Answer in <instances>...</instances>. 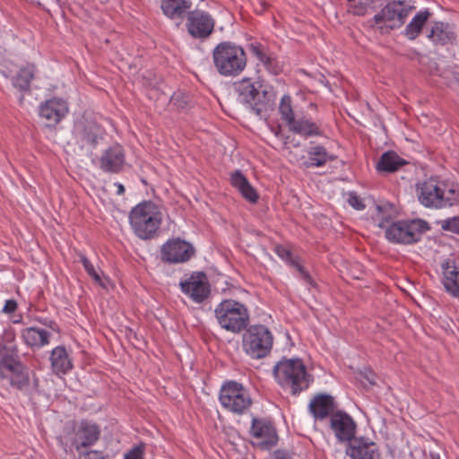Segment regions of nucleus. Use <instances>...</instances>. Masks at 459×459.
Listing matches in <instances>:
<instances>
[{
    "label": "nucleus",
    "instance_id": "32",
    "mask_svg": "<svg viewBox=\"0 0 459 459\" xmlns=\"http://www.w3.org/2000/svg\"><path fill=\"white\" fill-rule=\"evenodd\" d=\"M36 67L32 64L22 67L18 74L13 78V85L20 91H28L30 88V82L34 78Z\"/></svg>",
    "mask_w": 459,
    "mask_h": 459
},
{
    "label": "nucleus",
    "instance_id": "26",
    "mask_svg": "<svg viewBox=\"0 0 459 459\" xmlns=\"http://www.w3.org/2000/svg\"><path fill=\"white\" fill-rule=\"evenodd\" d=\"M405 164H407V161L401 158L396 152L387 151L380 156L376 168L378 172L393 173L400 169Z\"/></svg>",
    "mask_w": 459,
    "mask_h": 459
},
{
    "label": "nucleus",
    "instance_id": "47",
    "mask_svg": "<svg viewBox=\"0 0 459 459\" xmlns=\"http://www.w3.org/2000/svg\"><path fill=\"white\" fill-rule=\"evenodd\" d=\"M299 277L302 281H304L308 286L312 288H316L317 285L316 281L313 280L312 276L310 275L307 269L303 271L301 273H299Z\"/></svg>",
    "mask_w": 459,
    "mask_h": 459
},
{
    "label": "nucleus",
    "instance_id": "45",
    "mask_svg": "<svg viewBox=\"0 0 459 459\" xmlns=\"http://www.w3.org/2000/svg\"><path fill=\"white\" fill-rule=\"evenodd\" d=\"M84 459H108L101 451L91 450L85 453H81Z\"/></svg>",
    "mask_w": 459,
    "mask_h": 459
},
{
    "label": "nucleus",
    "instance_id": "1",
    "mask_svg": "<svg viewBox=\"0 0 459 459\" xmlns=\"http://www.w3.org/2000/svg\"><path fill=\"white\" fill-rule=\"evenodd\" d=\"M212 61L216 71L222 76H238L247 66L244 48L232 41H221L212 49Z\"/></svg>",
    "mask_w": 459,
    "mask_h": 459
},
{
    "label": "nucleus",
    "instance_id": "6",
    "mask_svg": "<svg viewBox=\"0 0 459 459\" xmlns=\"http://www.w3.org/2000/svg\"><path fill=\"white\" fill-rule=\"evenodd\" d=\"M429 229V223L420 219L398 221L386 228L385 238L392 243L411 245L419 242Z\"/></svg>",
    "mask_w": 459,
    "mask_h": 459
},
{
    "label": "nucleus",
    "instance_id": "3",
    "mask_svg": "<svg viewBox=\"0 0 459 459\" xmlns=\"http://www.w3.org/2000/svg\"><path fill=\"white\" fill-rule=\"evenodd\" d=\"M273 376L280 385L288 387L293 395L309 386L310 376L300 359H281L273 368Z\"/></svg>",
    "mask_w": 459,
    "mask_h": 459
},
{
    "label": "nucleus",
    "instance_id": "13",
    "mask_svg": "<svg viewBox=\"0 0 459 459\" xmlns=\"http://www.w3.org/2000/svg\"><path fill=\"white\" fill-rule=\"evenodd\" d=\"M186 26L191 37L205 39L213 32L215 21L209 13L195 9L187 12Z\"/></svg>",
    "mask_w": 459,
    "mask_h": 459
},
{
    "label": "nucleus",
    "instance_id": "33",
    "mask_svg": "<svg viewBox=\"0 0 459 459\" xmlns=\"http://www.w3.org/2000/svg\"><path fill=\"white\" fill-rule=\"evenodd\" d=\"M430 16L429 10L419 12L405 28V35L409 39H415L420 33L424 24Z\"/></svg>",
    "mask_w": 459,
    "mask_h": 459
},
{
    "label": "nucleus",
    "instance_id": "48",
    "mask_svg": "<svg viewBox=\"0 0 459 459\" xmlns=\"http://www.w3.org/2000/svg\"><path fill=\"white\" fill-rule=\"evenodd\" d=\"M299 277L302 281H304L308 286L312 288H316L317 285L316 281L313 280L312 276L310 275L307 269L303 271L301 273H299Z\"/></svg>",
    "mask_w": 459,
    "mask_h": 459
},
{
    "label": "nucleus",
    "instance_id": "41",
    "mask_svg": "<svg viewBox=\"0 0 459 459\" xmlns=\"http://www.w3.org/2000/svg\"><path fill=\"white\" fill-rule=\"evenodd\" d=\"M261 63L271 74H278L281 71L278 61L270 56H267L266 60H264Z\"/></svg>",
    "mask_w": 459,
    "mask_h": 459
},
{
    "label": "nucleus",
    "instance_id": "35",
    "mask_svg": "<svg viewBox=\"0 0 459 459\" xmlns=\"http://www.w3.org/2000/svg\"><path fill=\"white\" fill-rule=\"evenodd\" d=\"M249 52L260 62L266 60V47L258 41L251 42L247 45Z\"/></svg>",
    "mask_w": 459,
    "mask_h": 459
},
{
    "label": "nucleus",
    "instance_id": "51",
    "mask_svg": "<svg viewBox=\"0 0 459 459\" xmlns=\"http://www.w3.org/2000/svg\"><path fill=\"white\" fill-rule=\"evenodd\" d=\"M289 265L294 268L299 274L306 270V268L300 263V259L299 256H295V259L293 261H290V264Z\"/></svg>",
    "mask_w": 459,
    "mask_h": 459
},
{
    "label": "nucleus",
    "instance_id": "44",
    "mask_svg": "<svg viewBox=\"0 0 459 459\" xmlns=\"http://www.w3.org/2000/svg\"><path fill=\"white\" fill-rule=\"evenodd\" d=\"M170 102L178 108H186L187 107V100L184 99L181 93H174L170 99Z\"/></svg>",
    "mask_w": 459,
    "mask_h": 459
},
{
    "label": "nucleus",
    "instance_id": "23",
    "mask_svg": "<svg viewBox=\"0 0 459 459\" xmlns=\"http://www.w3.org/2000/svg\"><path fill=\"white\" fill-rule=\"evenodd\" d=\"M288 128L290 132L304 138L322 136L324 134V131L321 129L320 125L306 117L295 118L288 126Z\"/></svg>",
    "mask_w": 459,
    "mask_h": 459
},
{
    "label": "nucleus",
    "instance_id": "2",
    "mask_svg": "<svg viewBox=\"0 0 459 459\" xmlns=\"http://www.w3.org/2000/svg\"><path fill=\"white\" fill-rule=\"evenodd\" d=\"M241 103L249 108L255 115L260 116L274 105L275 93L272 89L263 86L259 82H252L244 78L234 83Z\"/></svg>",
    "mask_w": 459,
    "mask_h": 459
},
{
    "label": "nucleus",
    "instance_id": "37",
    "mask_svg": "<svg viewBox=\"0 0 459 459\" xmlns=\"http://www.w3.org/2000/svg\"><path fill=\"white\" fill-rule=\"evenodd\" d=\"M248 182L245 175L238 169L230 174V184L238 191L245 187Z\"/></svg>",
    "mask_w": 459,
    "mask_h": 459
},
{
    "label": "nucleus",
    "instance_id": "53",
    "mask_svg": "<svg viewBox=\"0 0 459 459\" xmlns=\"http://www.w3.org/2000/svg\"><path fill=\"white\" fill-rule=\"evenodd\" d=\"M289 453L285 450L278 449L273 453V459H289Z\"/></svg>",
    "mask_w": 459,
    "mask_h": 459
},
{
    "label": "nucleus",
    "instance_id": "36",
    "mask_svg": "<svg viewBox=\"0 0 459 459\" xmlns=\"http://www.w3.org/2000/svg\"><path fill=\"white\" fill-rule=\"evenodd\" d=\"M80 261L89 276H91L96 282L101 284V278L100 273L96 271L93 264L88 260V258L84 255L81 254Z\"/></svg>",
    "mask_w": 459,
    "mask_h": 459
},
{
    "label": "nucleus",
    "instance_id": "21",
    "mask_svg": "<svg viewBox=\"0 0 459 459\" xmlns=\"http://www.w3.org/2000/svg\"><path fill=\"white\" fill-rule=\"evenodd\" d=\"M68 112L67 103L57 98L46 100L40 105L39 115L49 122V125L57 124Z\"/></svg>",
    "mask_w": 459,
    "mask_h": 459
},
{
    "label": "nucleus",
    "instance_id": "16",
    "mask_svg": "<svg viewBox=\"0 0 459 459\" xmlns=\"http://www.w3.org/2000/svg\"><path fill=\"white\" fill-rule=\"evenodd\" d=\"M181 290L195 302L201 303L210 295V284L203 272L193 273L191 276L180 281Z\"/></svg>",
    "mask_w": 459,
    "mask_h": 459
},
{
    "label": "nucleus",
    "instance_id": "52",
    "mask_svg": "<svg viewBox=\"0 0 459 459\" xmlns=\"http://www.w3.org/2000/svg\"><path fill=\"white\" fill-rule=\"evenodd\" d=\"M152 75L154 76V74L151 71H146V74L142 75L143 79L148 80V82H146V85L151 86V87L155 86L158 82L157 80L152 78Z\"/></svg>",
    "mask_w": 459,
    "mask_h": 459
},
{
    "label": "nucleus",
    "instance_id": "7",
    "mask_svg": "<svg viewBox=\"0 0 459 459\" xmlns=\"http://www.w3.org/2000/svg\"><path fill=\"white\" fill-rule=\"evenodd\" d=\"M273 337L268 328L263 325L249 326L242 338L245 352L253 359L266 357L273 348Z\"/></svg>",
    "mask_w": 459,
    "mask_h": 459
},
{
    "label": "nucleus",
    "instance_id": "12",
    "mask_svg": "<svg viewBox=\"0 0 459 459\" xmlns=\"http://www.w3.org/2000/svg\"><path fill=\"white\" fill-rule=\"evenodd\" d=\"M195 255L194 246L180 238L169 239L160 248V260L169 264L186 263Z\"/></svg>",
    "mask_w": 459,
    "mask_h": 459
},
{
    "label": "nucleus",
    "instance_id": "5",
    "mask_svg": "<svg viewBox=\"0 0 459 459\" xmlns=\"http://www.w3.org/2000/svg\"><path fill=\"white\" fill-rule=\"evenodd\" d=\"M214 314L221 327L234 333L247 329L249 324L247 307L234 299L222 300L216 307Z\"/></svg>",
    "mask_w": 459,
    "mask_h": 459
},
{
    "label": "nucleus",
    "instance_id": "14",
    "mask_svg": "<svg viewBox=\"0 0 459 459\" xmlns=\"http://www.w3.org/2000/svg\"><path fill=\"white\" fill-rule=\"evenodd\" d=\"M250 434L253 437L260 439L256 443V446L261 450L272 449L279 440L276 428L268 419L253 418Z\"/></svg>",
    "mask_w": 459,
    "mask_h": 459
},
{
    "label": "nucleus",
    "instance_id": "18",
    "mask_svg": "<svg viewBox=\"0 0 459 459\" xmlns=\"http://www.w3.org/2000/svg\"><path fill=\"white\" fill-rule=\"evenodd\" d=\"M346 454L351 459H381L377 445L364 437L354 439L350 443Z\"/></svg>",
    "mask_w": 459,
    "mask_h": 459
},
{
    "label": "nucleus",
    "instance_id": "20",
    "mask_svg": "<svg viewBox=\"0 0 459 459\" xmlns=\"http://www.w3.org/2000/svg\"><path fill=\"white\" fill-rule=\"evenodd\" d=\"M442 283L452 297L459 298V264L455 260L447 259L441 264Z\"/></svg>",
    "mask_w": 459,
    "mask_h": 459
},
{
    "label": "nucleus",
    "instance_id": "17",
    "mask_svg": "<svg viewBox=\"0 0 459 459\" xmlns=\"http://www.w3.org/2000/svg\"><path fill=\"white\" fill-rule=\"evenodd\" d=\"M100 436V429L97 424L89 420H82L74 433L72 445L77 452H80L82 448H86L95 444Z\"/></svg>",
    "mask_w": 459,
    "mask_h": 459
},
{
    "label": "nucleus",
    "instance_id": "43",
    "mask_svg": "<svg viewBox=\"0 0 459 459\" xmlns=\"http://www.w3.org/2000/svg\"><path fill=\"white\" fill-rule=\"evenodd\" d=\"M348 202L351 206L355 208L356 210H363L365 208V205L362 202V200L355 193L350 194Z\"/></svg>",
    "mask_w": 459,
    "mask_h": 459
},
{
    "label": "nucleus",
    "instance_id": "22",
    "mask_svg": "<svg viewBox=\"0 0 459 459\" xmlns=\"http://www.w3.org/2000/svg\"><path fill=\"white\" fill-rule=\"evenodd\" d=\"M334 398L330 394H318L309 403L308 410L316 420H325L335 409Z\"/></svg>",
    "mask_w": 459,
    "mask_h": 459
},
{
    "label": "nucleus",
    "instance_id": "27",
    "mask_svg": "<svg viewBox=\"0 0 459 459\" xmlns=\"http://www.w3.org/2000/svg\"><path fill=\"white\" fill-rule=\"evenodd\" d=\"M192 7L191 0H162L160 8L169 19L182 18Z\"/></svg>",
    "mask_w": 459,
    "mask_h": 459
},
{
    "label": "nucleus",
    "instance_id": "24",
    "mask_svg": "<svg viewBox=\"0 0 459 459\" xmlns=\"http://www.w3.org/2000/svg\"><path fill=\"white\" fill-rule=\"evenodd\" d=\"M50 333L38 327H27L22 331V338L30 348H41L49 343Z\"/></svg>",
    "mask_w": 459,
    "mask_h": 459
},
{
    "label": "nucleus",
    "instance_id": "15",
    "mask_svg": "<svg viewBox=\"0 0 459 459\" xmlns=\"http://www.w3.org/2000/svg\"><path fill=\"white\" fill-rule=\"evenodd\" d=\"M330 428L339 442L352 443L355 438L357 424L347 412L337 411L331 415Z\"/></svg>",
    "mask_w": 459,
    "mask_h": 459
},
{
    "label": "nucleus",
    "instance_id": "57",
    "mask_svg": "<svg viewBox=\"0 0 459 459\" xmlns=\"http://www.w3.org/2000/svg\"><path fill=\"white\" fill-rule=\"evenodd\" d=\"M378 226H379L380 228H385V221H383L379 222V223H378Z\"/></svg>",
    "mask_w": 459,
    "mask_h": 459
},
{
    "label": "nucleus",
    "instance_id": "10",
    "mask_svg": "<svg viewBox=\"0 0 459 459\" xmlns=\"http://www.w3.org/2000/svg\"><path fill=\"white\" fill-rule=\"evenodd\" d=\"M410 9L404 0H392L374 15L372 21L375 24H384L379 26L381 32L389 31L400 28L404 23Z\"/></svg>",
    "mask_w": 459,
    "mask_h": 459
},
{
    "label": "nucleus",
    "instance_id": "39",
    "mask_svg": "<svg viewBox=\"0 0 459 459\" xmlns=\"http://www.w3.org/2000/svg\"><path fill=\"white\" fill-rule=\"evenodd\" d=\"M239 193L246 200H247L251 204H255L258 201V194L256 190L250 185L249 182L245 187H243L239 191Z\"/></svg>",
    "mask_w": 459,
    "mask_h": 459
},
{
    "label": "nucleus",
    "instance_id": "59",
    "mask_svg": "<svg viewBox=\"0 0 459 459\" xmlns=\"http://www.w3.org/2000/svg\"><path fill=\"white\" fill-rule=\"evenodd\" d=\"M432 459H439V456H434V455L431 454Z\"/></svg>",
    "mask_w": 459,
    "mask_h": 459
},
{
    "label": "nucleus",
    "instance_id": "30",
    "mask_svg": "<svg viewBox=\"0 0 459 459\" xmlns=\"http://www.w3.org/2000/svg\"><path fill=\"white\" fill-rule=\"evenodd\" d=\"M428 38L437 45L445 46L455 39V34L450 30L447 23L437 22L428 34Z\"/></svg>",
    "mask_w": 459,
    "mask_h": 459
},
{
    "label": "nucleus",
    "instance_id": "38",
    "mask_svg": "<svg viewBox=\"0 0 459 459\" xmlns=\"http://www.w3.org/2000/svg\"><path fill=\"white\" fill-rule=\"evenodd\" d=\"M438 223L441 224L442 230L459 234V217H453L443 220Z\"/></svg>",
    "mask_w": 459,
    "mask_h": 459
},
{
    "label": "nucleus",
    "instance_id": "54",
    "mask_svg": "<svg viewBox=\"0 0 459 459\" xmlns=\"http://www.w3.org/2000/svg\"><path fill=\"white\" fill-rule=\"evenodd\" d=\"M115 186L117 188V195H121L125 193V186L121 183H115Z\"/></svg>",
    "mask_w": 459,
    "mask_h": 459
},
{
    "label": "nucleus",
    "instance_id": "56",
    "mask_svg": "<svg viewBox=\"0 0 459 459\" xmlns=\"http://www.w3.org/2000/svg\"><path fill=\"white\" fill-rule=\"evenodd\" d=\"M48 326L53 330H57V325L54 321H50Z\"/></svg>",
    "mask_w": 459,
    "mask_h": 459
},
{
    "label": "nucleus",
    "instance_id": "40",
    "mask_svg": "<svg viewBox=\"0 0 459 459\" xmlns=\"http://www.w3.org/2000/svg\"><path fill=\"white\" fill-rule=\"evenodd\" d=\"M274 252L280 258L285 261L288 264H290V261H293L295 259V256L292 255L290 250L283 245L275 246Z\"/></svg>",
    "mask_w": 459,
    "mask_h": 459
},
{
    "label": "nucleus",
    "instance_id": "19",
    "mask_svg": "<svg viewBox=\"0 0 459 459\" xmlns=\"http://www.w3.org/2000/svg\"><path fill=\"white\" fill-rule=\"evenodd\" d=\"M124 164V151L118 144L105 150L100 159V167L106 172L118 173L122 170Z\"/></svg>",
    "mask_w": 459,
    "mask_h": 459
},
{
    "label": "nucleus",
    "instance_id": "50",
    "mask_svg": "<svg viewBox=\"0 0 459 459\" xmlns=\"http://www.w3.org/2000/svg\"><path fill=\"white\" fill-rule=\"evenodd\" d=\"M360 376L363 379H365L368 384L375 385L376 384V375L370 369H366L364 372L360 373Z\"/></svg>",
    "mask_w": 459,
    "mask_h": 459
},
{
    "label": "nucleus",
    "instance_id": "4",
    "mask_svg": "<svg viewBox=\"0 0 459 459\" xmlns=\"http://www.w3.org/2000/svg\"><path fill=\"white\" fill-rule=\"evenodd\" d=\"M161 221L160 212L151 201L140 203L129 214V221L134 232L142 239H152L157 237Z\"/></svg>",
    "mask_w": 459,
    "mask_h": 459
},
{
    "label": "nucleus",
    "instance_id": "58",
    "mask_svg": "<svg viewBox=\"0 0 459 459\" xmlns=\"http://www.w3.org/2000/svg\"><path fill=\"white\" fill-rule=\"evenodd\" d=\"M432 459H439V456H434V455L431 454Z\"/></svg>",
    "mask_w": 459,
    "mask_h": 459
},
{
    "label": "nucleus",
    "instance_id": "42",
    "mask_svg": "<svg viewBox=\"0 0 459 459\" xmlns=\"http://www.w3.org/2000/svg\"><path fill=\"white\" fill-rule=\"evenodd\" d=\"M144 453V445L140 444L130 449L126 455L124 459H143Z\"/></svg>",
    "mask_w": 459,
    "mask_h": 459
},
{
    "label": "nucleus",
    "instance_id": "9",
    "mask_svg": "<svg viewBox=\"0 0 459 459\" xmlns=\"http://www.w3.org/2000/svg\"><path fill=\"white\" fill-rule=\"evenodd\" d=\"M219 400L223 408L236 414H243L252 404V399L244 386L232 380L222 385Z\"/></svg>",
    "mask_w": 459,
    "mask_h": 459
},
{
    "label": "nucleus",
    "instance_id": "31",
    "mask_svg": "<svg viewBox=\"0 0 459 459\" xmlns=\"http://www.w3.org/2000/svg\"><path fill=\"white\" fill-rule=\"evenodd\" d=\"M50 361L53 371L56 374H65L73 367L64 346H57L51 351Z\"/></svg>",
    "mask_w": 459,
    "mask_h": 459
},
{
    "label": "nucleus",
    "instance_id": "34",
    "mask_svg": "<svg viewBox=\"0 0 459 459\" xmlns=\"http://www.w3.org/2000/svg\"><path fill=\"white\" fill-rule=\"evenodd\" d=\"M279 112L281 119L286 122L287 126L296 118L290 96H282L279 106Z\"/></svg>",
    "mask_w": 459,
    "mask_h": 459
},
{
    "label": "nucleus",
    "instance_id": "8",
    "mask_svg": "<svg viewBox=\"0 0 459 459\" xmlns=\"http://www.w3.org/2000/svg\"><path fill=\"white\" fill-rule=\"evenodd\" d=\"M104 127L91 113L84 112L74 127V135L81 148L95 149L105 135Z\"/></svg>",
    "mask_w": 459,
    "mask_h": 459
},
{
    "label": "nucleus",
    "instance_id": "28",
    "mask_svg": "<svg viewBox=\"0 0 459 459\" xmlns=\"http://www.w3.org/2000/svg\"><path fill=\"white\" fill-rule=\"evenodd\" d=\"M8 372L9 375H6L5 378L9 379L11 386L25 393L30 383L29 368L22 364L8 370Z\"/></svg>",
    "mask_w": 459,
    "mask_h": 459
},
{
    "label": "nucleus",
    "instance_id": "49",
    "mask_svg": "<svg viewBox=\"0 0 459 459\" xmlns=\"http://www.w3.org/2000/svg\"><path fill=\"white\" fill-rule=\"evenodd\" d=\"M17 309V302L14 299H8L5 301L3 307V312L5 314H12Z\"/></svg>",
    "mask_w": 459,
    "mask_h": 459
},
{
    "label": "nucleus",
    "instance_id": "29",
    "mask_svg": "<svg viewBox=\"0 0 459 459\" xmlns=\"http://www.w3.org/2000/svg\"><path fill=\"white\" fill-rule=\"evenodd\" d=\"M22 365L19 359L18 351L16 347H9L6 345L0 346V377H6L4 369L7 371Z\"/></svg>",
    "mask_w": 459,
    "mask_h": 459
},
{
    "label": "nucleus",
    "instance_id": "11",
    "mask_svg": "<svg viewBox=\"0 0 459 459\" xmlns=\"http://www.w3.org/2000/svg\"><path fill=\"white\" fill-rule=\"evenodd\" d=\"M416 193L419 202L428 208L440 209L454 204V201L445 195L444 189L433 178L418 184Z\"/></svg>",
    "mask_w": 459,
    "mask_h": 459
},
{
    "label": "nucleus",
    "instance_id": "46",
    "mask_svg": "<svg viewBox=\"0 0 459 459\" xmlns=\"http://www.w3.org/2000/svg\"><path fill=\"white\" fill-rule=\"evenodd\" d=\"M299 277L302 281H304L308 286L312 288H316L317 285L316 281L313 280L312 276L310 275L307 269L303 271L301 273H299Z\"/></svg>",
    "mask_w": 459,
    "mask_h": 459
},
{
    "label": "nucleus",
    "instance_id": "55",
    "mask_svg": "<svg viewBox=\"0 0 459 459\" xmlns=\"http://www.w3.org/2000/svg\"><path fill=\"white\" fill-rule=\"evenodd\" d=\"M33 386L36 390H38L39 387V378L36 377L35 374H33Z\"/></svg>",
    "mask_w": 459,
    "mask_h": 459
},
{
    "label": "nucleus",
    "instance_id": "25",
    "mask_svg": "<svg viewBox=\"0 0 459 459\" xmlns=\"http://www.w3.org/2000/svg\"><path fill=\"white\" fill-rule=\"evenodd\" d=\"M307 152V160L304 162L307 168L323 167L328 161L336 160V156L328 153L326 148L322 145L311 146Z\"/></svg>",
    "mask_w": 459,
    "mask_h": 459
}]
</instances>
